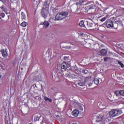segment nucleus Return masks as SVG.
<instances>
[{"instance_id": "44", "label": "nucleus", "mask_w": 124, "mask_h": 124, "mask_svg": "<svg viewBox=\"0 0 124 124\" xmlns=\"http://www.w3.org/2000/svg\"><path fill=\"white\" fill-rule=\"evenodd\" d=\"M52 78L53 79H54V80H56V76L54 75V74H52Z\"/></svg>"}, {"instance_id": "46", "label": "nucleus", "mask_w": 124, "mask_h": 124, "mask_svg": "<svg viewBox=\"0 0 124 124\" xmlns=\"http://www.w3.org/2000/svg\"><path fill=\"white\" fill-rule=\"evenodd\" d=\"M75 72H76V73H77V74H78V73H80V71L79 72H78V71L77 70H75Z\"/></svg>"}, {"instance_id": "17", "label": "nucleus", "mask_w": 124, "mask_h": 124, "mask_svg": "<svg viewBox=\"0 0 124 124\" xmlns=\"http://www.w3.org/2000/svg\"><path fill=\"white\" fill-rule=\"evenodd\" d=\"M86 22L88 28H93V27L94 24L93 23V21L86 20Z\"/></svg>"}, {"instance_id": "26", "label": "nucleus", "mask_w": 124, "mask_h": 124, "mask_svg": "<svg viewBox=\"0 0 124 124\" xmlns=\"http://www.w3.org/2000/svg\"><path fill=\"white\" fill-rule=\"evenodd\" d=\"M44 99L46 101H48L49 102H50V103L53 101L52 99L49 98H48L47 97H46V96H44Z\"/></svg>"}, {"instance_id": "27", "label": "nucleus", "mask_w": 124, "mask_h": 124, "mask_svg": "<svg viewBox=\"0 0 124 124\" xmlns=\"http://www.w3.org/2000/svg\"><path fill=\"white\" fill-rule=\"evenodd\" d=\"M22 15V21H26V15L25 14V13L22 12L21 13Z\"/></svg>"}, {"instance_id": "11", "label": "nucleus", "mask_w": 124, "mask_h": 124, "mask_svg": "<svg viewBox=\"0 0 124 124\" xmlns=\"http://www.w3.org/2000/svg\"><path fill=\"white\" fill-rule=\"evenodd\" d=\"M87 9L88 10H90V11H92V13L95 11V10L94 9V5L91 4H88Z\"/></svg>"}, {"instance_id": "30", "label": "nucleus", "mask_w": 124, "mask_h": 124, "mask_svg": "<svg viewBox=\"0 0 124 124\" xmlns=\"http://www.w3.org/2000/svg\"><path fill=\"white\" fill-rule=\"evenodd\" d=\"M79 25L80 27H84V26H85L84 21H80L79 23Z\"/></svg>"}, {"instance_id": "54", "label": "nucleus", "mask_w": 124, "mask_h": 124, "mask_svg": "<svg viewBox=\"0 0 124 124\" xmlns=\"http://www.w3.org/2000/svg\"><path fill=\"white\" fill-rule=\"evenodd\" d=\"M0 19H1V17H0Z\"/></svg>"}, {"instance_id": "52", "label": "nucleus", "mask_w": 124, "mask_h": 124, "mask_svg": "<svg viewBox=\"0 0 124 124\" xmlns=\"http://www.w3.org/2000/svg\"><path fill=\"white\" fill-rule=\"evenodd\" d=\"M1 78V76H0V79Z\"/></svg>"}, {"instance_id": "8", "label": "nucleus", "mask_w": 124, "mask_h": 124, "mask_svg": "<svg viewBox=\"0 0 124 124\" xmlns=\"http://www.w3.org/2000/svg\"><path fill=\"white\" fill-rule=\"evenodd\" d=\"M85 46L86 48H90V47L96 48V47H98L99 45L96 43L95 44L92 43L91 45L90 43H85Z\"/></svg>"}, {"instance_id": "24", "label": "nucleus", "mask_w": 124, "mask_h": 124, "mask_svg": "<svg viewBox=\"0 0 124 124\" xmlns=\"http://www.w3.org/2000/svg\"><path fill=\"white\" fill-rule=\"evenodd\" d=\"M77 84L79 86H80V87H84V86H85V85H86L85 82H84L83 81H78L77 82Z\"/></svg>"}, {"instance_id": "48", "label": "nucleus", "mask_w": 124, "mask_h": 124, "mask_svg": "<svg viewBox=\"0 0 124 124\" xmlns=\"http://www.w3.org/2000/svg\"><path fill=\"white\" fill-rule=\"evenodd\" d=\"M70 124H77L76 123L71 122Z\"/></svg>"}, {"instance_id": "21", "label": "nucleus", "mask_w": 124, "mask_h": 124, "mask_svg": "<svg viewBox=\"0 0 124 124\" xmlns=\"http://www.w3.org/2000/svg\"><path fill=\"white\" fill-rule=\"evenodd\" d=\"M94 19V16L93 15H91L86 19L87 21H93Z\"/></svg>"}, {"instance_id": "10", "label": "nucleus", "mask_w": 124, "mask_h": 124, "mask_svg": "<svg viewBox=\"0 0 124 124\" xmlns=\"http://www.w3.org/2000/svg\"><path fill=\"white\" fill-rule=\"evenodd\" d=\"M104 24L106 25L107 28H112L114 27V22L111 20H108Z\"/></svg>"}, {"instance_id": "5", "label": "nucleus", "mask_w": 124, "mask_h": 124, "mask_svg": "<svg viewBox=\"0 0 124 124\" xmlns=\"http://www.w3.org/2000/svg\"><path fill=\"white\" fill-rule=\"evenodd\" d=\"M61 46L65 49H71L72 51H76L77 50L76 46L70 43H62L61 44Z\"/></svg>"}, {"instance_id": "25", "label": "nucleus", "mask_w": 124, "mask_h": 124, "mask_svg": "<svg viewBox=\"0 0 124 124\" xmlns=\"http://www.w3.org/2000/svg\"><path fill=\"white\" fill-rule=\"evenodd\" d=\"M40 119H41V116H38V115H36L34 116V121L35 122H36V121H39V120H40Z\"/></svg>"}, {"instance_id": "33", "label": "nucleus", "mask_w": 124, "mask_h": 124, "mask_svg": "<svg viewBox=\"0 0 124 124\" xmlns=\"http://www.w3.org/2000/svg\"><path fill=\"white\" fill-rule=\"evenodd\" d=\"M118 81H119L118 82L119 83H122V82H124V78H119V79H118Z\"/></svg>"}, {"instance_id": "14", "label": "nucleus", "mask_w": 124, "mask_h": 124, "mask_svg": "<svg viewBox=\"0 0 124 124\" xmlns=\"http://www.w3.org/2000/svg\"><path fill=\"white\" fill-rule=\"evenodd\" d=\"M107 54V50H106L105 49H102L99 51V55H100V56H103L104 57H105Z\"/></svg>"}, {"instance_id": "36", "label": "nucleus", "mask_w": 124, "mask_h": 124, "mask_svg": "<svg viewBox=\"0 0 124 124\" xmlns=\"http://www.w3.org/2000/svg\"><path fill=\"white\" fill-rule=\"evenodd\" d=\"M58 11H59L58 8H55L53 9V12H54V13H56V12H58Z\"/></svg>"}, {"instance_id": "19", "label": "nucleus", "mask_w": 124, "mask_h": 124, "mask_svg": "<svg viewBox=\"0 0 124 124\" xmlns=\"http://www.w3.org/2000/svg\"><path fill=\"white\" fill-rule=\"evenodd\" d=\"M0 51L1 52V54L3 58H6V57L8 56V54H7V51L4 50V49H1Z\"/></svg>"}, {"instance_id": "22", "label": "nucleus", "mask_w": 124, "mask_h": 124, "mask_svg": "<svg viewBox=\"0 0 124 124\" xmlns=\"http://www.w3.org/2000/svg\"><path fill=\"white\" fill-rule=\"evenodd\" d=\"M43 25L45 28V29H47L50 26V23L48 21H45L43 23Z\"/></svg>"}, {"instance_id": "41", "label": "nucleus", "mask_w": 124, "mask_h": 124, "mask_svg": "<svg viewBox=\"0 0 124 124\" xmlns=\"http://www.w3.org/2000/svg\"><path fill=\"white\" fill-rule=\"evenodd\" d=\"M0 8L1 9V10L2 11H4V10H5V9L4 8V7H3V6L0 7Z\"/></svg>"}, {"instance_id": "40", "label": "nucleus", "mask_w": 124, "mask_h": 124, "mask_svg": "<svg viewBox=\"0 0 124 124\" xmlns=\"http://www.w3.org/2000/svg\"><path fill=\"white\" fill-rule=\"evenodd\" d=\"M119 10H121L122 13H123V14H124V8H120V9Z\"/></svg>"}, {"instance_id": "38", "label": "nucleus", "mask_w": 124, "mask_h": 124, "mask_svg": "<svg viewBox=\"0 0 124 124\" xmlns=\"http://www.w3.org/2000/svg\"><path fill=\"white\" fill-rule=\"evenodd\" d=\"M0 16H1V17L2 18H4V16H5V14H4V13H2L0 14Z\"/></svg>"}, {"instance_id": "47", "label": "nucleus", "mask_w": 124, "mask_h": 124, "mask_svg": "<svg viewBox=\"0 0 124 124\" xmlns=\"http://www.w3.org/2000/svg\"><path fill=\"white\" fill-rule=\"evenodd\" d=\"M83 2H84L83 1H82V0H81V1H79V4H82V3H83Z\"/></svg>"}, {"instance_id": "32", "label": "nucleus", "mask_w": 124, "mask_h": 124, "mask_svg": "<svg viewBox=\"0 0 124 124\" xmlns=\"http://www.w3.org/2000/svg\"><path fill=\"white\" fill-rule=\"evenodd\" d=\"M119 93L120 94H121V95H123V96H124V90L119 91Z\"/></svg>"}, {"instance_id": "18", "label": "nucleus", "mask_w": 124, "mask_h": 124, "mask_svg": "<svg viewBox=\"0 0 124 124\" xmlns=\"http://www.w3.org/2000/svg\"><path fill=\"white\" fill-rule=\"evenodd\" d=\"M72 115L73 116V117H77L78 115H79V110L77 109H75L72 112Z\"/></svg>"}, {"instance_id": "37", "label": "nucleus", "mask_w": 124, "mask_h": 124, "mask_svg": "<svg viewBox=\"0 0 124 124\" xmlns=\"http://www.w3.org/2000/svg\"><path fill=\"white\" fill-rule=\"evenodd\" d=\"M104 60L105 62H107V61H108V60H110V59L109 57H105L104 58Z\"/></svg>"}, {"instance_id": "7", "label": "nucleus", "mask_w": 124, "mask_h": 124, "mask_svg": "<svg viewBox=\"0 0 124 124\" xmlns=\"http://www.w3.org/2000/svg\"><path fill=\"white\" fill-rule=\"evenodd\" d=\"M123 113L122 110H119L117 109H114L109 112V115L110 117H116L117 116H120L121 114Z\"/></svg>"}, {"instance_id": "1", "label": "nucleus", "mask_w": 124, "mask_h": 124, "mask_svg": "<svg viewBox=\"0 0 124 124\" xmlns=\"http://www.w3.org/2000/svg\"><path fill=\"white\" fill-rule=\"evenodd\" d=\"M47 3V1H46L44 3L41 10V15L45 19H46L48 17V15H49V5Z\"/></svg>"}, {"instance_id": "50", "label": "nucleus", "mask_w": 124, "mask_h": 124, "mask_svg": "<svg viewBox=\"0 0 124 124\" xmlns=\"http://www.w3.org/2000/svg\"><path fill=\"white\" fill-rule=\"evenodd\" d=\"M82 36H86V35L85 34H82Z\"/></svg>"}, {"instance_id": "13", "label": "nucleus", "mask_w": 124, "mask_h": 124, "mask_svg": "<svg viewBox=\"0 0 124 124\" xmlns=\"http://www.w3.org/2000/svg\"><path fill=\"white\" fill-rule=\"evenodd\" d=\"M61 58L62 61H64V62H70V60H69V57L67 55H63L61 57Z\"/></svg>"}, {"instance_id": "39", "label": "nucleus", "mask_w": 124, "mask_h": 124, "mask_svg": "<svg viewBox=\"0 0 124 124\" xmlns=\"http://www.w3.org/2000/svg\"><path fill=\"white\" fill-rule=\"evenodd\" d=\"M105 20H106V17H103V18H102L100 21L101 22H104V21H105Z\"/></svg>"}, {"instance_id": "34", "label": "nucleus", "mask_w": 124, "mask_h": 124, "mask_svg": "<svg viewBox=\"0 0 124 124\" xmlns=\"http://www.w3.org/2000/svg\"><path fill=\"white\" fill-rule=\"evenodd\" d=\"M44 59H49V54L46 53L45 55H43Z\"/></svg>"}, {"instance_id": "49", "label": "nucleus", "mask_w": 124, "mask_h": 124, "mask_svg": "<svg viewBox=\"0 0 124 124\" xmlns=\"http://www.w3.org/2000/svg\"><path fill=\"white\" fill-rule=\"evenodd\" d=\"M38 0H31L32 1H36V2H37Z\"/></svg>"}, {"instance_id": "31", "label": "nucleus", "mask_w": 124, "mask_h": 124, "mask_svg": "<svg viewBox=\"0 0 124 124\" xmlns=\"http://www.w3.org/2000/svg\"><path fill=\"white\" fill-rule=\"evenodd\" d=\"M118 64H120V65H121V66L122 68H124V65L123 63H122V62L121 61H118Z\"/></svg>"}, {"instance_id": "29", "label": "nucleus", "mask_w": 124, "mask_h": 124, "mask_svg": "<svg viewBox=\"0 0 124 124\" xmlns=\"http://www.w3.org/2000/svg\"><path fill=\"white\" fill-rule=\"evenodd\" d=\"M93 82L95 85H98V84H99V80L97 78L94 79Z\"/></svg>"}, {"instance_id": "2", "label": "nucleus", "mask_w": 124, "mask_h": 124, "mask_svg": "<svg viewBox=\"0 0 124 124\" xmlns=\"http://www.w3.org/2000/svg\"><path fill=\"white\" fill-rule=\"evenodd\" d=\"M70 65L68 63L64 62L62 64H59L57 66V69L58 73L60 74H62L63 73V70L67 69L68 67H69Z\"/></svg>"}, {"instance_id": "9", "label": "nucleus", "mask_w": 124, "mask_h": 124, "mask_svg": "<svg viewBox=\"0 0 124 124\" xmlns=\"http://www.w3.org/2000/svg\"><path fill=\"white\" fill-rule=\"evenodd\" d=\"M74 104L76 105V108H77V109H78V110L79 112L83 111V110H84V108H85V107H84V106L82 105L77 104V103H74Z\"/></svg>"}, {"instance_id": "15", "label": "nucleus", "mask_w": 124, "mask_h": 124, "mask_svg": "<svg viewBox=\"0 0 124 124\" xmlns=\"http://www.w3.org/2000/svg\"><path fill=\"white\" fill-rule=\"evenodd\" d=\"M115 14L117 17H122V15H123V13L122 12V10H117L116 12H115Z\"/></svg>"}, {"instance_id": "3", "label": "nucleus", "mask_w": 124, "mask_h": 124, "mask_svg": "<svg viewBox=\"0 0 124 124\" xmlns=\"http://www.w3.org/2000/svg\"><path fill=\"white\" fill-rule=\"evenodd\" d=\"M68 12H62L58 13L55 16L54 21H62L68 16Z\"/></svg>"}, {"instance_id": "23", "label": "nucleus", "mask_w": 124, "mask_h": 124, "mask_svg": "<svg viewBox=\"0 0 124 124\" xmlns=\"http://www.w3.org/2000/svg\"><path fill=\"white\" fill-rule=\"evenodd\" d=\"M99 108L100 109H105L106 108V106L103 103H100L99 105Z\"/></svg>"}, {"instance_id": "16", "label": "nucleus", "mask_w": 124, "mask_h": 124, "mask_svg": "<svg viewBox=\"0 0 124 124\" xmlns=\"http://www.w3.org/2000/svg\"><path fill=\"white\" fill-rule=\"evenodd\" d=\"M63 75L66 76V77H69V78H70V77L72 75V74L70 73V72L68 70H65L64 72H63Z\"/></svg>"}, {"instance_id": "6", "label": "nucleus", "mask_w": 124, "mask_h": 124, "mask_svg": "<svg viewBox=\"0 0 124 124\" xmlns=\"http://www.w3.org/2000/svg\"><path fill=\"white\" fill-rule=\"evenodd\" d=\"M104 119V112L100 111L99 112L96 118L92 120V123L93 124H97L98 123H102V121Z\"/></svg>"}, {"instance_id": "43", "label": "nucleus", "mask_w": 124, "mask_h": 124, "mask_svg": "<svg viewBox=\"0 0 124 124\" xmlns=\"http://www.w3.org/2000/svg\"><path fill=\"white\" fill-rule=\"evenodd\" d=\"M54 53H59V50H58V49H54Z\"/></svg>"}, {"instance_id": "45", "label": "nucleus", "mask_w": 124, "mask_h": 124, "mask_svg": "<svg viewBox=\"0 0 124 124\" xmlns=\"http://www.w3.org/2000/svg\"><path fill=\"white\" fill-rule=\"evenodd\" d=\"M99 47L100 48H102V47H104V46L103 45H101L100 46H99Z\"/></svg>"}, {"instance_id": "20", "label": "nucleus", "mask_w": 124, "mask_h": 124, "mask_svg": "<svg viewBox=\"0 0 124 124\" xmlns=\"http://www.w3.org/2000/svg\"><path fill=\"white\" fill-rule=\"evenodd\" d=\"M70 10L71 12H77V10H78L77 9V5L72 6L70 8Z\"/></svg>"}, {"instance_id": "4", "label": "nucleus", "mask_w": 124, "mask_h": 124, "mask_svg": "<svg viewBox=\"0 0 124 124\" xmlns=\"http://www.w3.org/2000/svg\"><path fill=\"white\" fill-rule=\"evenodd\" d=\"M114 21V29H118V27H123V22L124 21V17H117Z\"/></svg>"}, {"instance_id": "35", "label": "nucleus", "mask_w": 124, "mask_h": 124, "mask_svg": "<svg viewBox=\"0 0 124 124\" xmlns=\"http://www.w3.org/2000/svg\"><path fill=\"white\" fill-rule=\"evenodd\" d=\"M82 73H84V74H88L89 73V71L87 70H83L82 71Z\"/></svg>"}, {"instance_id": "51", "label": "nucleus", "mask_w": 124, "mask_h": 124, "mask_svg": "<svg viewBox=\"0 0 124 124\" xmlns=\"http://www.w3.org/2000/svg\"><path fill=\"white\" fill-rule=\"evenodd\" d=\"M41 122H43V119H42V120Z\"/></svg>"}, {"instance_id": "12", "label": "nucleus", "mask_w": 124, "mask_h": 124, "mask_svg": "<svg viewBox=\"0 0 124 124\" xmlns=\"http://www.w3.org/2000/svg\"><path fill=\"white\" fill-rule=\"evenodd\" d=\"M70 78H72V79H74L75 80H80L81 77L78 74L74 75L72 74Z\"/></svg>"}, {"instance_id": "42", "label": "nucleus", "mask_w": 124, "mask_h": 124, "mask_svg": "<svg viewBox=\"0 0 124 124\" xmlns=\"http://www.w3.org/2000/svg\"><path fill=\"white\" fill-rule=\"evenodd\" d=\"M87 85L88 86V87H91V86H92V82H89L88 83H87Z\"/></svg>"}, {"instance_id": "28", "label": "nucleus", "mask_w": 124, "mask_h": 124, "mask_svg": "<svg viewBox=\"0 0 124 124\" xmlns=\"http://www.w3.org/2000/svg\"><path fill=\"white\" fill-rule=\"evenodd\" d=\"M20 26H21V27H27V26H28V23L23 21L21 24Z\"/></svg>"}, {"instance_id": "53", "label": "nucleus", "mask_w": 124, "mask_h": 124, "mask_svg": "<svg viewBox=\"0 0 124 124\" xmlns=\"http://www.w3.org/2000/svg\"><path fill=\"white\" fill-rule=\"evenodd\" d=\"M94 50H95V48H94Z\"/></svg>"}]
</instances>
